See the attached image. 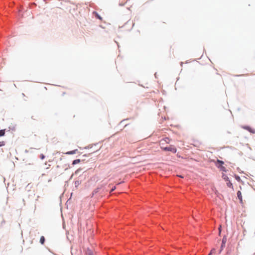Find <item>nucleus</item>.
I'll return each mask as SVG.
<instances>
[{"mask_svg": "<svg viewBox=\"0 0 255 255\" xmlns=\"http://www.w3.org/2000/svg\"><path fill=\"white\" fill-rule=\"evenodd\" d=\"M80 162V159H76V160H74L73 161L72 164H76L79 163Z\"/></svg>", "mask_w": 255, "mask_h": 255, "instance_id": "obj_13", "label": "nucleus"}, {"mask_svg": "<svg viewBox=\"0 0 255 255\" xmlns=\"http://www.w3.org/2000/svg\"><path fill=\"white\" fill-rule=\"evenodd\" d=\"M179 176V177H181V178H183V176H180H180Z\"/></svg>", "mask_w": 255, "mask_h": 255, "instance_id": "obj_23", "label": "nucleus"}, {"mask_svg": "<svg viewBox=\"0 0 255 255\" xmlns=\"http://www.w3.org/2000/svg\"><path fill=\"white\" fill-rule=\"evenodd\" d=\"M163 150L164 151H171L173 153H176L177 151L176 148L173 145H170L168 147H166L165 148H164V149Z\"/></svg>", "mask_w": 255, "mask_h": 255, "instance_id": "obj_2", "label": "nucleus"}, {"mask_svg": "<svg viewBox=\"0 0 255 255\" xmlns=\"http://www.w3.org/2000/svg\"><path fill=\"white\" fill-rule=\"evenodd\" d=\"M244 129L248 130L249 132L252 133H255V129L249 126H245L243 127Z\"/></svg>", "mask_w": 255, "mask_h": 255, "instance_id": "obj_3", "label": "nucleus"}, {"mask_svg": "<svg viewBox=\"0 0 255 255\" xmlns=\"http://www.w3.org/2000/svg\"><path fill=\"white\" fill-rule=\"evenodd\" d=\"M237 196H238L239 199L240 200V202L242 203L243 201V199H242V193L241 191H239L237 192Z\"/></svg>", "mask_w": 255, "mask_h": 255, "instance_id": "obj_4", "label": "nucleus"}, {"mask_svg": "<svg viewBox=\"0 0 255 255\" xmlns=\"http://www.w3.org/2000/svg\"><path fill=\"white\" fill-rule=\"evenodd\" d=\"M78 171H79V170H76V171L75 172V173H77L78 172Z\"/></svg>", "mask_w": 255, "mask_h": 255, "instance_id": "obj_20", "label": "nucleus"}, {"mask_svg": "<svg viewBox=\"0 0 255 255\" xmlns=\"http://www.w3.org/2000/svg\"><path fill=\"white\" fill-rule=\"evenodd\" d=\"M217 166L222 171H226V168L223 165L216 164Z\"/></svg>", "mask_w": 255, "mask_h": 255, "instance_id": "obj_5", "label": "nucleus"}, {"mask_svg": "<svg viewBox=\"0 0 255 255\" xmlns=\"http://www.w3.org/2000/svg\"><path fill=\"white\" fill-rule=\"evenodd\" d=\"M77 151V149H76V150H72V151L67 152L66 153V154H75Z\"/></svg>", "mask_w": 255, "mask_h": 255, "instance_id": "obj_8", "label": "nucleus"}, {"mask_svg": "<svg viewBox=\"0 0 255 255\" xmlns=\"http://www.w3.org/2000/svg\"><path fill=\"white\" fill-rule=\"evenodd\" d=\"M236 179L237 180H238V181H240V179H240V177L239 176H236Z\"/></svg>", "mask_w": 255, "mask_h": 255, "instance_id": "obj_17", "label": "nucleus"}, {"mask_svg": "<svg viewBox=\"0 0 255 255\" xmlns=\"http://www.w3.org/2000/svg\"><path fill=\"white\" fill-rule=\"evenodd\" d=\"M170 141V140L168 138H164L161 139L159 141V145L160 146V148L163 150L164 149V148H165L166 147L164 146L165 144L168 143Z\"/></svg>", "mask_w": 255, "mask_h": 255, "instance_id": "obj_1", "label": "nucleus"}, {"mask_svg": "<svg viewBox=\"0 0 255 255\" xmlns=\"http://www.w3.org/2000/svg\"><path fill=\"white\" fill-rule=\"evenodd\" d=\"M5 145V142L4 141H0V147L3 146Z\"/></svg>", "mask_w": 255, "mask_h": 255, "instance_id": "obj_14", "label": "nucleus"}, {"mask_svg": "<svg viewBox=\"0 0 255 255\" xmlns=\"http://www.w3.org/2000/svg\"><path fill=\"white\" fill-rule=\"evenodd\" d=\"M5 134V129L0 130V136H4Z\"/></svg>", "mask_w": 255, "mask_h": 255, "instance_id": "obj_10", "label": "nucleus"}, {"mask_svg": "<svg viewBox=\"0 0 255 255\" xmlns=\"http://www.w3.org/2000/svg\"><path fill=\"white\" fill-rule=\"evenodd\" d=\"M224 163V162L223 161H221L220 160H217L216 164L222 165H223Z\"/></svg>", "mask_w": 255, "mask_h": 255, "instance_id": "obj_12", "label": "nucleus"}, {"mask_svg": "<svg viewBox=\"0 0 255 255\" xmlns=\"http://www.w3.org/2000/svg\"><path fill=\"white\" fill-rule=\"evenodd\" d=\"M127 141H128V142H131V141H132V140H131V138H130V137H128L127 138Z\"/></svg>", "mask_w": 255, "mask_h": 255, "instance_id": "obj_16", "label": "nucleus"}, {"mask_svg": "<svg viewBox=\"0 0 255 255\" xmlns=\"http://www.w3.org/2000/svg\"><path fill=\"white\" fill-rule=\"evenodd\" d=\"M98 17L99 18V19H101V17L99 16H98Z\"/></svg>", "mask_w": 255, "mask_h": 255, "instance_id": "obj_22", "label": "nucleus"}, {"mask_svg": "<svg viewBox=\"0 0 255 255\" xmlns=\"http://www.w3.org/2000/svg\"><path fill=\"white\" fill-rule=\"evenodd\" d=\"M115 189H116V187H114L113 188H112L111 191V192H113Z\"/></svg>", "mask_w": 255, "mask_h": 255, "instance_id": "obj_19", "label": "nucleus"}, {"mask_svg": "<svg viewBox=\"0 0 255 255\" xmlns=\"http://www.w3.org/2000/svg\"><path fill=\"white\" fill-rule=\"evenodd\" d=\"M37 116L35 115H32L30 117V120L31 121H36L37 120Z\"/></svg>", "mask_w": 255, "mask_h": 255, "instance_id": "obj_6", "label": "nucleus"}, {"mask_svg": "<svg viewBox=\"0 0 255 255\" xmlns=\"http://www.w3.org/2000/svg\"><path fill=\"white\" fill-rule=\"evenodd\" d=\"M215 252V250L213 249L211 251V253L208 255H211V254H212L213 252Z\"/></svg>", "mask_w": 255, "mask_h": 255, "instance_id": "obj_18", "label": "nucleus"}, {"mask_svg": "<svg viewBox=\"0 0 255 255\" xmlns=\"http://www.w3.org/2000/svg\"><path fill=\"white\" fill-rule=\"evenodd\" d=\"M45 242V238L43 236H41L40 239V242L41 244H43Z\"/></svg>", "mask_w": 255, "mask_h": 255, "instance_id": "obj_9", "label": "nucleus"}, {"mask_svg": "<svg viewBox=\"0 0 255 255\" xmlns=\"http://www.w3.org/2000/svg\"><path fill=\"white\" fill-rule=\"evenodd\" d=\"M226 239L223 238V240H222V245H221V249H222L225 247V244H226Z\"/></svg>", "mask_w": 255, "mask_h": 255, "instance_id": "obj_7", "label": "nucleus"}, {"mask_svg": "<svg viewBox=\"0 0 255 255\" xmlns=\"http://www.w3.org/2000/svg\"><path fill=\"white\" fill-rule=\"evenodd\" d=\"M227 185L228 187H230V188H233V184L232 183L230 182V181H229L227 183Z\"/></svg>", "mask_w": 255, "mask_h": 255, "instance_id": "obj_11", "label": "nucleus"}, {"mask_svg": "<svg viewBox=\"0 0 255 255\" xmlns=\"http://www.w3.org/2000/svg\"><path fill=\"white\" fill-rule=\"evenodd\" d=\"M224 176V179L226 180V181H230L229 180V178L227 176Z\"/></svg>", "mask_w": 255, "mask_h": 255, "instance_id": "obj_15", "label": "nucleus"}, {"mask_svg": "<svg viewBox=\"0 0 255 255\" xmlns=\"http://www.w3.org/2000/svg\"><path fill=\"white\" fill-rule=\"evenodd\" d=\"M89 255H92V253H91V252L89 253Z\"/></svg>", "mask_w": 255, "mask_h": 255, "instance_id": "obj_21", "label": "nucleus"}]
</instances>
